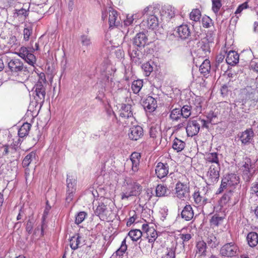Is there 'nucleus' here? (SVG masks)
Listing matches in <instances>:
<instances>
[{"mask_svg": "<svg viewBox=\"0 0 258 258\" xmlns=\"http://www.w3.org/2000/svg\"><path fill=\"white\" fill-rule=\"evenodd\" d=\"M143 24L151 29H156L160 22L159 17L160 15V8L158 6H149L142 12Z\"/></svg>", "mask_w": 258, "mask_h": 258, "instance_id": "nucleus-1", "label": "nucleus"}, {"mask_svg": "<svg viewBox=\"0 0 258 258\" xmlns=\"http://www.w3.org/2000/svg\"><path fill=\"white\" fill-rule=\"evenodd\" d=\"M211 191L208 186L199 188L192 195L194 203L198 206L204 208L207 204L211 203Z\"/></svg>", "mask_w": 258, "mask_h": 258, "instance_id": "nucleus-2", "label": "nucleus"}, {"mask_svg": "<svg viewBox=\"0 0 258 258\" xmlns=\"http://www.w3.org/2000/svg\"><path fill=\"white\" fill-rule=\"evenodd\" d=\"M108 14L109 27H117L120 25L121 20L117 11L111 7H104L102 9V20H107Z\"/></svg>", "mask_w": 258, "mask_h": 258, "instance_id": "nucleus-3", "label": "nucleus"}, {"mask_svg": "<svg viewBox=\"0 0 258 258\" xmlns=\"http://www.w3.org/2000/svg\"><path fill=\"white\" fill-rule=\"evenodd\" d=\"M8 68L12 75L18 76L21 73L27 75L29 72L19 59H12L8 62Z\"/></svg>", "mask_w": 258, "mask_h": 258, "instance_id": "nucleus-4", "label": "nucleus"}, {"mask_svg": "<svg viewBox=\"0 0 258 258\" xmlns=\"http://www.w3.org/2000/svg\"><path fill=\"white\" fill-rule=\"evenodd\" d=\"M240 96L242 102L250 101L254 103L258 102V91L251 86H247L241 91Z\"/></svg>", "mask_w": 258, "mask_h": 258, "instance_id": "nucleus-5", "label": "nucleus"}, {"mask_svg": "<svg viewBox=\"0 0 258 258\" xmlns=\"http://www.w3.org/2000/svg\"><path fill=\"white\" fill-rule=\"evenodd\" d=\"M40 78L41 81L39 80L35 85V92L36 93V101L40 104H42L45 100V88L44 84L45 83V78L44 74H40Z\"/></svg>", "mask_w": 258, "mask_h": 258, "instance_id": "nucleus-6", "label": "nucleus"}, {"mask_svg": "<svg viewBox=\"0 0 258 258\" xmlns=\"http://www.w3.org/2000/svg\"><path fill=\"white\" fill-rule=\"evenodd\" d=\"M18 55L24 59L28 63L34 66L36 59L35 55L28 49L24 46L21 47L17 53Z\"/></svg>", "mask_w": 258, "mask_h": 258, "instance_id": "nucleus-7", "label": "nucleus"}, {"mask_svg": "<svg viewBox=\"0 0 258 258\" xmlns=\"http://www.w3.org/2000/svg\"><path fill=\"white\" fill-rule=\"evenodd\" d=\"M175 195L179 199L184 200L189 196V188L186 184L181 182H178L175 186Z\"/></svg>", "mask_w": 258, "mask_h": 258, "instance_id": "nucleus-8", "label": "nucleus"}, {"mask_svg": "<svg viewBox=\"0 0 258 258\" xmlns=\"http://www.w3.org/2000/svg\"><path fill=\"white\" fill-rule=\"evenodd\" d=\"M157 237L156 231L153 228L150 230L145 235V239H141L139 242L140 248L142 249V247L145 245V248L147 249L151 247L150 243H153Z\"/></svg>", "mask_w": 258, "mask_h": 258, "instance_id": "nucleus-9", "label": "nucleus"}, {"mask_svg": "<svg viewBox=\"0 0 258 258\" xmlns=\"http://www.w3.org/2000/svg\"><path fill=\"white\" fill-rule=\"evenodd\" d=\"M220 166L218 165H211L207 174L210 184L218 181L219 178Z\"/></svg>", "mask_w": 258, "mask_h": 258, "instance_id": "nucleus-10", "label": "nucleus"}, {"mask_svg": "<svg viewBox=\"0 0 258 258\" xmlns=\"http://www.w3.org/2000/svg\"><path fill=\"white\" fill-rule=\"evenodd\" d=\"M110 210L107 207V203L105 202H98V205L95 210V214L100 219H107L110 214Z\"/></svg>", "mask_w": 258, "mask_h": 258, "instance_id": "nucleus-11", "label": "nucleus"}, {"mask_svg": "<svg viewBox=\"0 0 258 258\" xmlns=\"http://www.w3.org/2000/svg\"><path fill=\"white\" fill-rule=\"evenodd\" d=\"M201 124L197 120H188L185 127L187 135L188 137H193L198 134Z\"/></svg>", "mask_w": 258, "mask_h": 258, "instance_id": "nucleus-12", "label": "nucleus"}, {"mask_svg": "<svg viewBox=\"0 0 258 258\" xmlns=\"http://www.w3.org/2000/svg\"><path fill=\"white\" fill-rule=\"evenodd\" d=\"M237 250V246L233 242H230L224 245L220 252L223 256H233L235 255Z\"/></svg>", "mask_w": 258, "mask_h": 258, "instance_id": "nucleus-13", "label": "nucleus"}, {"mask_svg": "<svg viewBox=\"0 0 258 258\" xmlns=\"http://www.w3.org/2000/svg\"><path fill=\"white\" fill-rule=\"evenodd\" d=\"M223 185L225 184L229 187L235 186L240 182V178L238 175L235 173H230L226 175L222 179Z\"/></svg>", "mask_w": 258, "mask_h": 258, "instance_id": "nucleus-14", "label": "nucleus"}, {"mask_svg": "<svg viewBox=\"0 0 258 258\" xmlns=\"http://www.w3.org/2000/svg\"><path fill=\"white\" fill-rule=\"evenodd\" d=\"M175 31L177 36L182 40L188 39L190 36L191 32L189 27L186 24L179 26L176 27Z\"/></svg>", "mask_w": 258, "mask_h": 258, "instance_id": "nucleus-15", "label": "nucleus"}, {"mask_svg": "<svg viewBox=\"0 0 258 258\" xmlns=\"http://www.w3.org/2000/svg\"><path fill=\"white\" fill-rule=\"evenodd\" d=\"M85 245L84 237L79 234H76L70 239V246L73 250H76Z\"/></svg>", "mask_w": 258, "mask_h": 258, "instance_id": "nucleus-16", "label": "nucleus"}, {"mask_svg": "<svg viewBox=\"0 0 258 258\" xmlns=\"http://www.w3.org/2000/svg\"><path fill=\"white\" fill-rule=\"evenodd\" d=\"M143 135V129L139 125L134 126L130 128L128 133L129 138L133 141L139 140Z\"/></svg>", "mask_w": 258, "mask_h": 258, "instance_id": "nucleus-17", "label": "nucleus"}, {"mask_svg": "<svg viewBox=\"0 0 258 258\" xmlns=\"http://www.w3.org/2000/svg\"><path fill=\"white\" fill-rule=\"evenodd\" d=\"M142 105L144 109L151 112L154 111L157 107V101L152 96H148L143 101Z\"/></svg>", "mask_w": 258, "mask_h": 258, "instance_id": "nucleus-18", "label": "nucleus"}, {"mask_svg": "<svg viewBox=\"0 0 258 258\" xmlns=\"http://www.w3.org/2000/svg\"><path fill=\"white\" fill-rule=\"evenodd\" d=\"M141 155L137 152L133 153L130 157V161L132 163L131 174H134L139 170Z\"/></svg>", "mask_w": 258, "mask_h": 258, "instance_id": "nucleus-19", "label": "nucleus"}, {"mask_svg": "<svg viewBox=\"0 0 258 258\" xmlns=\"http://www.w3.org/2000/svg\"><path fill=\"white\" fill-rule=\"evenodd\" d=\"M169 172V166L167 163L159 162L156 166L155 173L157 177L162 178L165 177Z\"/></svg>", "mask_w": 258, "mask_h": 258, "instance_id": "nucleus-20", "label": "nucleus"}, {"mask_svg": "<svg viewBox=\"0 0 258 258\" xmlns=\"http://www.w3.org/2000/svg\"><path fill=\"white\" fill-rule=\"evenodd\" d=\"M161 19H166L167 20L171 19L175 15L174 9L171 6H164L160 10Z\"/></svg>", "mask_w": 258, "mask_h": 258, "instance_id": "nucleus-21", "label": "nucleus"}, {"mask_svg": "<svg viewBox=\"0 0 258 258\" xmlns=\"http://www.w3.org/2000/svg\"><path fill=\"white\" fill-rule=\"evenodd\" d=\"M254 133L251 128H248L243 132L240 136V140L242 144L246 145L249 144L252 140Z\"/></svg>", "mask_w": 258, "mask_h": 258, "instance_id": "nucleus-22", "label": "nucleus"}, {"mask_svg": "<svg viewBox=\"0 0 258 258\" xmlns=\"http://www.w3.org/2000/svg\"><path fill=\"white\" fill-rule=\"evenodd\" d=\"M206 244L212 248H216L219 244V240L215 234L212 233H208L205 240Z\"/></svg>", "mask_w": 258, "mask_h": 258, "instance_id": "nucleus-23", "label": "nucleus"}, {"mask_svg": "<svg viewBox=\"0 0 258 258\" xmlns=\"http://www.w3.org/2000/svg\"><path fill=\"white\" fill-rule=\"evenodd\" d=\"M194 216V212L190 205H186L181 212V218L186 221L191 220Z\"/></svg>", "mask_w": 258, "mask_h": 258, "instance_id": "nucleus-24", "label": "nucleus"}, {"mask_svg": "<svg viewBox=\"0 0 258 258\" xmlns=\"http://www.w3.org/2000/svg\"><path fill=\"white\" fill-rule=\"evenodd\" d=\"M129 53L133 63L136 65L141 64L143 57V55L141 52L137 49H133Z\"/></svg>", "mask_w": 258, "mask_h": 258, "instance_id": "nucleus-25", "label": "nucleus"}, {"mask_svg": "<svg viewBox=\"0 0 258 258\" xmlns=\"http://www.w3.org/2000/svg\"><path fill=\"white\" fill-rule=\"evenodd\" d=\"M147 37L144 33H138L134 39V44L138 47L144 46L147 42Z\"/></svg>", "mask_w": 258, "mask_h": 258, "instance_id": "nucleus-26", "label": "nucleus"}, {"mask_svg": "<svg viewBox=\"0 0 258 258\" xmlns=\"http://www.w3.org/2000/svg\"><path fill=\"white\" fill-rule=\"evenodd\" d=\"M226 62L231 65L234 66L237 64L239 61V55L235 51H230L228 52L226 58Z\"/></svg>", "mask_w": 258, "mask_h": 258, "instance_id": "nucleus-27", "label": "nucleus"}, {"mask_svg": "<svg viewBox=\"0 0 258 258\" xmlns=\"http://www.w3.org/2000/svg\"><path fill=\"white\" fill-rule=\"evenodd\" d=\"M120 115L122 117L130 118L133 116L132 107L130 104H123L122 105Z\"/></svg>", "mask_w": 258, "mask_h": 258, "instance_id": "nucleus-28", "label": "nucleus"}, {"mask_svg": "<svg viewBox=\"0 0 258 258\" xmlns=\"http://www.w3.org/2000/svg\"><path fill=\"white\" fill-rule=\"evenodd\" d=\"M67 190L68 191L76 190L77 179L72 175L68 174L67 178Z\"/></svg>", "mask_w": 258, "mask_h": 258, "instance_id": "nucleus-29", "label": "nucleus"}, {"mask_svg": "<svg viewBox=\"0 0 258 258\" xmlns=\"http://www.w3.org/2000/svg\"><path fill=\"white\" fill-rule=\"evenodd\" d=\"M246 239L250 247H254L258 243V234L255 232H249L247 235Z\"/></svg>", "mask_w": 258, "mask_h": 258, "instance_id": "nucleus-30", "label": "nucleus"}, {"mask_svg": "<svg viewBox=\"0 0 258 258\" xmlns=\"http://www.w3.org/2000/svg\"><path fill=\"white\" fill-rule=\"evenodd\" d=\"M207 248V246L204 240L198 241L196 244V253L199 254V256H206Z\"/></svg>", "mask_w": 258, "mask_h": 258, "instance_id": "nucleus-31", "label": "nucleus"}, {"mask_svg": "<svg viewBox=\"0 0 258 258\" xmlns=\"http://www.w3.org/2000/svg\"><path fill=\"white\" fill-rule=\"evenodd\" d=\"M206 160L207 162L218 165L220 166L219 159L217 153H209L206 155Z\"/></svg>", "mask_w": 258, "mask_h": 258, "instance_id": "nucleus-32", "label": "nucleus"}, {"mask_svg": "<svg viewBox=\"0 0 258 258\" xmlns=\"http://www.w3.org/2000/svg\"><path fill=\"white\" fill-rule=\"evenodd\" d=\"M199 44V46L204 52V54H207V53L210 52V42L207 38L205 37L202 39Z\"/></svg>", "mask_w": 258, "mask_h": 258, "instance_id": "nucleus-33", "label": "nucleus"}, {"mask_svg": "<svg viewBox=\"0 0 258 258\" xmlns=\"http://www.w3.org/2000/svg\"><path fill=\"white\" fill-rule=\"evenodd\" d=\"M127 184L130 188L131 191L132 192V195L134 196L140 195L141 191L142 190V187L139 183L136 182H134L133 184L127 182Z\"/></svg>", "mask_w": 258, "mask_h": 258, "instance_id": "nucleus-34", "label": "nucleus"}, {"mask_svg": "<svg viewBox=\"0 0 258 258\" xmlns=\"http://www.w3.org/2000/svg\"><path fill=\"white\" fill-rule=\"evenodd\" d=\"M31 124L28 122H25L21 126L18 131V135L20 138H23L28 135L29 132L31 128Z\"/></svg>", "mask_w": 258, "mask_h": 258, "instance_id": "nucleus-35", "label": "nucleus"}, {"mask_svg": "<svg viewBox=\"0 0 258 258\" xmlns=\"http://www.w3.org/2000/svg\"><path fill=\"white\" fill-rule=\"evenodd\" d=\"M185 146V143L182 140L175 138L173 142L172 148L177 152L182 151Z\"/></svg>", "mask_w": 258, "mask_h": 258, "instance_id": "nucleus-36", "label": "nucleus"}, {"mask_svg": "<svg viewBox=\"0 0 258 258\" xmlns=\"http://www.w3.org/2000/svg\"><path fill=\"white\" fill-rule=\"evenodd\" d=\"M128 236L133 241H137L141 238L143 236L144 237L145 236L143 235V232L139 229H134L131 230L128 233Z\"/></svg>", "mask_w": 258, "mask_h": 258, "instance_id": "nucleus-37", "label": "nucleus"}, {"mask_svg": "<svg viewBox=\"0 0 258 258\" xmlns=\"http://www.w3.org/2000/svg\"><path fill=\"white\" fill-rule=\"evenodd\" d=\"M253 0H247L243 4L240 5L237 10H236L235 14H238L242 12V11L245 9L248 8H252L253 6L252 5Z\"/></svg>", "mask_w": 258, "mask_h": 258, "instance_id": "nucleus-38", "label": "nucleus"}, {"mask_svg": "<svg viewBox=\"0 0 258 258\" xmlns=\"http://www.w3.org/2000/svg\"><path fill=\"white\" fill-rule=\"evenodd\" d=\"M168 189L166 186L162 184H159L156 188V196L161 197L167 195Z\"/></svg>", "mask_w": 258, "mask_h": 258, "instance_id": "nucleus-39", "label": "nucleus"}, {"mask_svg": "<svg viewBox=\"0 0 258 258\" xmlns=\"http://www.w3.org/2000/svg\"><path fill=\"white\" fill-rule=\"evenodd\" d=\"M210 69V61L208 59H205L200 66L199 70L201 74L206 75L209 73Z\"/></svg>", "mask_w": 258, "mask_h": 258, "instance_id": "nucleus-40", "label": "nucleus"}, {"mask_svg": "<svg viewBox=\"0 0 258 258\" xmlns=\"http://www.w3.org/2000/svg\"><path fill=\"white\" fill-rule=\"evenodd\" d=\"M143 86V82L142 80H138L133 81L132 85V89L135 94H138Z\"/></svg>", "mask_w": 258, "mask_h": 258, "instance_id": "nucleus-41", "label": "nucleus"}, {"mask_svg": "<svg viewBox=\"0 0 258 258\" xmlns=\"http://www.w3.org/2000/svg\"><path fill=\"white\" fill-rule=\"evenodd\" d=\"M36 153L31 152L28 154L23 159L22 164L23 167H28L32 161L35 159Z\"/></svg>", "mask_w": 258, "mask_h": 258, "instance_id": "nucleus-42", "label": "nucleus"}, {"mask_svg": "<svg viewBox=\"0 0 258 258\" xmlns=\"http://www.w3.org/2000/svg\"><path fill=\"white\" fill-rule=\"evenodd\" d=\"M13 15V17L14 18H25L27 16H28V11L23 8L19 10L15 9L14 10Z\"/></svg>", "mask_w": 258, "mask_h": 258, "instance_id": "nucleus-43", "label": "nucleus"}, {"mask_svg": "<svg viewBox=\"0 0 258 258\" xmlns=\"http://www.w3.org/2000/svg\"><path fill=\"white\" fill-rule=\"evenodd\" d=\"M182 116L180 108H175L171 111L170 118L173 121H178Z\"/></svg>", "mask_w": 258, "mask_h": 258, "instance_id": "nucleus-44", "label": "nucleus"}, {"mask_svg": "<svg viewBox=\"0 0 258 258\" xmlns=\"http://www.w3.org/2000/svg\"><path fill=\"white\" fill-rule=\"evenodd\" d=\"M254 164H252L251 160L249 158L245 159L244 164L242 166L241 169L242 171H254L253 169Z\"/></svg>", "mask_w": 258, "mask_h": 258, "instance_id": "nucleus-45", "label": "nucleus"}, {"mask_svg": "<svg viewBox=\"0 0 258 258\" xmlns=\"http://www.w3.org/2000/svg\"><path fill=\"white\" fill-rule=\"evenodd\" d=\"M190 19L195 22H198L200 20L201 17V13L199 9H194L190 13Z\"/></svg>", "mask_w": 258, "mask_h": 258, "instance_id": "nucleus-46", "label": "nucleus"}, {"mask_svg": "<svg viewBox=\"0 0 258 258\" xmlns=\"http://www.w3.org/2000/svg\"><path fill=\"white\" fill-rule=\"evenodd\" d=\"M191 108V106L188 105H184L180 108L181 114L183 118H187L190 115Z\"/></svg>", "mask_w": 258, "mask_h": 258, "instance_id": "nucleus-47", "label": "nucleus"}, {"mask_svg": "<svg viewBox=\"0 0 258 258\" xmlns=\"http://www.w3.org/2000/svg\"><path fill=\"white\" fill-rule=\"evenodd\" d=\"M126 239L124 238L121 242L120 247L116 251L115 253L117 255L121 256L125 253L127 249V245L126 244Z\"/></svg>", "mask_w": 258, "mask_h": 258, "instance_id": "nucleus-48", "label": "nucleus"}, {"mask_svg": "<svg viewBox=\"0 0 258 258\" xmlns=\"http://www.w3.org/2000/svg\"><path fill=\"white\" fill-rule=\"evenodd\" d=\"M50 209H51V206L48 205V202L47 201L46 207H45V210L44 211L43 215V217H42L43 221H42V226H41V232H42V233L43 232V231H44L45 228L46 227V225L44 224V220H45V218L46 217V216L48 214L49 211Z\"/></svg>", "mask_w": 258, "mask_h": 258, "instance_id": "nucleus-49", "label": "nucleus"}, {"mask_svg": "<svg viewBox=\"0 0 258 258\" xmlns=\"http://www.w3.org/2000/svg\"><path fill=\"white\" fill-rule=\"evenodd\" d=\"M80 41L83 46L88 47L91 44L90 37L87 35L83 34L80 36Z\"/></svg>", "mask_w": 258, "mask_h": 258, "instance_id": "nucleus-50", "label": "nucleus"}, {"mask_svg": "<svg viewBox=\"0 0 258 258\" xmlns=\"http://www.w3.org/2000/svg\"><path fill=\"white\" fill-rule=\"evenodd\" d=\"M142 68L146 76H149L153 70L152 66L148 62L143 64L142 66Z\"/></svg>", "mask_w": 258, "mask_h": 258, "instance_id": "nucleus-51", "label": "nucleus"}, {"mask_svg": "<svg viewBox=\"0 0 258 258\" xmlns=\"http://www.w3.org/2000/svg\"><path fill=\"white\" fill-rule=\"evenodd\" d=\"M212 10L217 14L222 7V4L220 0H212Z\"/></svg>", "mask_w": 258, "mask_h": 258, "instance_id": "nucleus-52", "label": "nucleus"}, {"mask_svg": "<svg viewBox=\"0 0 258 258\" xmlns=\"http://www.w3.org/2000/svg\"><path fill=\"white\" fill-rule=\"evenodd\" d=\"M203 98L200 97H196L195 100L194 104L196 106V110L197 112H201L202 111V104L203 102Z\"/></svg>", "mask_w": 258, "mask_h": 258, "instance_id": "nucleus-53", "label": "nucleus"}, {"mask_svg": "<svg viewBox=\"0 0 258 258\" xmlns=\"http://www.w3.org/2000/svg\"><path fill=\"white\" fill-rule=\"evenodd\" d=\"M223 220V219L222 217H220L217 215H215L210 220V223L212 225L217 226L222 222Z\"/></svg>", "mask_w": 258, "mask_h": 258, "instance_id": "nucleus-54", "label": "nucleus"}, {"mask_svg": "<svg viewBox=\"0 0 258 258\" xmlns=\"http://www.w3.org/2000/svg\"><path fill=\"white\" fill-rule=\"evenodd\" d=\"M254 171H242V178L243 180L247 182H249L252 177Z\"/></svg>", "mask_w": 258, "mask_h": 258, "instance_id": "nucleus-55", "label": "nucleus"}, {"mask_svg": "<svg viewBox=\"0 0 258 258\" xmlns=\"http://www.w3.org/2000/svg\"><path fill=\"white\" fill-rule=\"evenodd\" d=\"M175 247L172 246L167 248V252L164 258H175Z\"/></svg>", "mask_w": 258, "mask_h": 258, "instance_id": "nucleus-56", "label": "nucleus"}, {"mask_svg": "<svg viewBox=\"0 0 258 258\" xmlns=\"http://www.w3.org/2000/svg\"><path fill=\"white\" fill-rule=\"evenodd\" d=\"M212 20L208 16H205L202 18V23L203 26L205 28H209L212 24Z\"/></svg>", "mask_w": 258, "mask_h": 258, "instance_id": "nucleus-57", "label": "nucleus"}, {"mask_svg": "<svg viewBox=\"0 0 258 258\" xmlns=\"http://www.w3.org/2000/svg\"><path fill=\"white\" fill-rule=\"evenodd\" d=\"M87 214L85 212H80L76 217V223L79 224L82 223L85 219Z\"/></svg>", "mask_w": 258, "mask_h": 258, "instance_id": "nucleus-58", "label": "nucleus"}, {"mask_svg": "<svg viewBox=\"0 0 258 258\" xmlns=\"http://www.w3.org/2000/svg\"><path fill=\"white\" fill-rule=\"evenodd\" d=\"M229 194H225L220 199V204L221 207L225 206L230 200Z\"/></svg>", "mask_w": 258, "mask_h": 258, "instance_id": "nucleus-59", "label": "nucleus"}, {"mask_svg": "<svg viewBox=\"0 0 258 258\" xmlns=\"http://www.w3.org/2000/svg\"><path fill=\"white\" fill-rule=\"evenodd\" d=\"M180 238L182 240L183 247L184 246V243L188 241L191 238L190 234L181 233L179 235Z\"/></svg>", "mask_w": 258, "mask_h": 258, "instance_id": "nucleus-60", "label": "nucleus"}, {"mask_svg": "<svg viewBox=\"0 0 258 258\" xmlns=\"http://www.w3.org/2000/svg\"><path fill=\"white\" fill-rule=\"evenodd\" d=\"M149 134L151 138L155 139L160 135V133L158 130L155 127H153L150 128Z\"/></svg>", "mask_w": 258, "mask_h": 258, "instance_id": "nucleus-61", "label": "nucleus"}, {"mask_svg": "<svg viewBox=\"0 0 258 258\" xmlns=\"http://www.w3.org/2000/svg\"><path fill=\"white\" fill-rule=\"evenodd\" d=\"M32 29L29 28H25L24 29V39L25 41H28L29 39L30 36L32 34Z\"/></svg>", "mask_w": 258, "mask_h": 258, "instance_id": "nucleus-62", "label": "nucleus"}, {"mask_svg": "<svg viewBox=\"0 0 258 258\" xmlns=\"http://www.w3.org/2000/svg\"><path fill=\"white\" fill-rule=\"evenodd\" d=\"M251 193L258 197V182H254L251 187Z\"/></svg>", "mask_w": 258, "mask_h": 258, "instance_id": "nucleus-63", "label": "nucleus"}, {"mask_svg": "<svg viewBox=\"0 0 258 258\" xmlns=\"http://www.w3.org/2000/svg\"><path fill=\"white\" fill-rule=\"evenodd\" d=\"M134 20V15L130 16L129 15H128L126 16V19L124 21V24L125 26H129L133 24Z\"/></svg>", "mask_w": 258, "mask_h": 258, "instance_id": "nucleus-64", "label": "nucleus"}]
</instances>
